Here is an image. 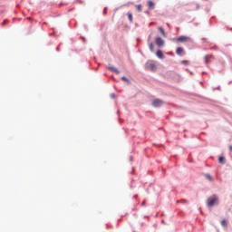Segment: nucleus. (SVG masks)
<instances>
[{
    "instance_id": "1",
    "label": "nucleus",
    "mask_w": 232,
    "mask_h": 232,
    "mask_svg": "<svg viewBox=\"0 0 232 232\" xmlns=\"http://www.w3.org/2000/svg\"><path fill=\"white\" fill-rule=\"evenodd\" d=\"M145 69L149 70V72H157V62L153 60H149L145 63Z\"/></svg>"
},
{
    "instance_id": "2",
    "label": "nucleus",
    "mask_w": 232,
    "mask_h": 232,
    "mask_svg": "<svg viewBox=\"0 0 232 232\" xmlns=\"http://www.w3.org/2000/svg\"><path fill=\"white\" fill-rule=\"evenodd\" d=\"M207 204L208 206V208H213V206H218V197L217 196H211L210 198H208Z\"/></svg>"
},
{
    "instance_id": "3",
    "label": "nucleus",
    "mask_w": 232,
    "mask_h": 232,
    "mask_svg": "<svg viewBox=\"0 0 232 232\" xmlns=\"http://www.w3.org/2000/svg\"><path fill=\"white\" fill-rule=\"evenodd\" d=\"M191 38L189 36H179L176 39V43H189Z\"/></svg>"
},
{
    "instance_id": "4",
    "label": "nucleus",
    "mask_w": 232,
    "mask_h": 232,
    "mask_svg": "<svg viewBox=\"0 0 232 232\" xmlns=\"http://www.w3.org/2000/svg\"><path fill=\"white\" fill-rule=\"evenodd\" d=\"M162 104H164V102L160 99H156L152 102V106L154 108H160V106H162Z\"/></svg>"
},
{
    "instance_id": "5",
    "label": "nucleus",
    "mask_w": 232,
    "mask_h": 232,
    "mask_svg": "<svg viewBox=\"0 0 232 232\" xmlns=\"http://www.w3.org/2000/svg\"><path fill=\"white\" fill-rule=\"evenodd\" d=\"M155 43H156L157 46H159V48H160L161 46L164 45V40L161 39L160 37H156Z\"/></svg>"
},
{
    "instance_id": "6",
    "label": "nucleus",
    "mask_w": 232,
    "mask_h": 232,
    "mask_svg": "<svg viewBox=\"0 0 232 232\" xmlns=\"http://www.w3.org/2000/svg\"><path fill=\"white\" fill-rule=\"evenodd\" d=\"M107 69H109L111 72H114V73H117V75H119L121 73V72L119 71V69H117L114 66H109L107 67Z\"/></svg>"
},
{
    "instance_id": "7",
    "label": "nucleus",
    "mask_w": 232,
    "mask_h": 232,
    "mask_svg": "<svg viewBox=\"0 0 232 232\" xmlns=\"http://www.w3.org/2000/svg\"><path fill=\"white\" fill-rule=\"evenodd\" d=\"M148 6L150 8V10H153V8H155V3L151 0L148 1Z\"/></svg>"
},
{
    "instance_id": "8",
    "label": "nucleus",
    "mask_w": 232,
    "mask_h": 232,
    "mask_svg": "<svg viewBox=\"0 0 232 232\" xmlns=\"http://www.w3.org/2000/svg\"><path fill=\"white\" fill-rule=\"evenodd\" d=\"M156 55H157V57H159V59H164V54L162 53V51H160V50L156 52Z\"/></svg>"
},
{
    "instance_id": "9",
    "label": "nucleus",
    "mask_w": 232,
    "mask_h": 232,
    "mask_svg": "<svg viewBox=\"0 0 232 232\" xmlns=\"http://www.w3.org/2000/svg\"><path fill=\"white\" fill-rule=\"evenodd\" d=\"M183 52H184V48H182V47H178L176 50L177 55H182Z\"/></svg>"
},
{
    "instance_id": "10",
    "label": "nucleus",
    "mask_w": 232,
    "mask_h": 232,
    "mask_svg": "<svg viewBox=\"0 0 232 232\" xmlns=\"http://www.w3.org/2000/svg\"><path fill=\"white\" fill-rule=\"evenodd\" d=\"M213 56L211 54H208L205 56V63L208 64L209 63V60H211Z\"/></svg>"
},
{
    "instance_id": "11",
    "label": "nucleus",
    "mask_w": 232,
    "mask_h": 232,
    "mask_svg": "<svg viewBox=\"0 0 232 232\" xmlns=\"http://www.w3.org/2000/svg\"><path fill=\"white\" fill-rule=\"evenodd\" d=\"M127 15L130 23H133V14L131 13H128Z\"/></svg>"
},
{
    "instance_id": "12",
    "label": "nucleus",
    "mask_w": 232,
    "mask_h": 232,
    "mask_svg": "<svg viewBox=\"0 0 232 232\" xmlns=\"http://www.w3.org/2000/svg\"><path fill=\"white\" fill-rule=\"evenodd\" d=\"M205 178L210 182H213L215 180L213 177H211L209 174H205Z\"/></svg>"
},
{
    "instance_id": "13",
    "label": "nucleus",
    "mask_w": 232,
    "mask_h": 232,
    "mask_svg": "<svg viewBox=\"0 0 232 232\" xmlns=\"http://www.w3.org/2000/svg\"><path fill=\"white\" fill-rule=\"evenodd\" d=\"M158 30H160L161 35H163V37H166V31H164V28L162 27H159Z\"/></svg>"
},
{
    "instance_id": "14",
    "label": "nucleus",
    "mask_w": 232,
    "mask_h": 232,
    "mask_svg": "<svg viewBox=\"0 0 232 232\" xmlns=\"http://www.w3.org/2000/svg\"><path fill=\"white\" fill-rule=\"evenodd\" d=\"M218 162H219V164H226V158H224V157H219Z\"/></svg>"
},
{
    "instance_id": "15",
    "label": "nucleus",
    "mask_w": 232,
    "mask_h": 232,
    "mask_svg": "<svg viewBox=\"0 0 232 232\" xmlns=\"http://www.w3.org/2000/svg\"><path fill=\"white\" fill-rule=\"evenodd\" d=\"M221 226H223V227H227V221L226 219L221 220Z\"/></svg>"
},
{
    "instance_id": "16",
    "label": "nucleus",
    "mask_w": 232,
    "mask_h": 232,
    "mask_svg": "<svg viewBox=\"0 0 232 232\" xmlns=\"http://www.w3.org/2000/svg\"><path fill=\"white\" fill-rule=\"evenodd\" d=\"M121 81H124L125 82H128V84H130V79H128L126 76H122Z\"/></svg>"
},
{
    "instance_id": "17",
    "label": "nucleus",
    "mask_w": 232,
    "mask_h": 232,
    "mask_svg": "<svg viewBox=\"0 0 232 232\" xmlns=\"http://www.w3.org/2000/svg\"><path fill=\"white\" fill-rule=\"evenodd\" d=\"M137 10H138V12H142V5H137Z\"/></svg>"
},
{
    "instance_id": "18",
    "label": "nucleus",
    "mask_w": 232,
    "mask_h": 232,
    "mask_svg": "<svg viewBox=\"0 0 232 232\" xmlns=\"http://www.w3.org/2000/svg\"><path fill=\"white\" fill-rule=\"evenodd\" d=\"M149 48H150V52H153V48H154L153 43H150V44H149Z\"/></svg>"
},
{
    "instance_id": "19",
    "label": "nucleus",
    "mask_w": 232,
    "mask_h": 232,
    "mask_svg": "<svg viewBox=\"0 0 232 232\" xmlns=\"http://www.w3.org/2000/svg\"><path fill=\"white\" fill-rule=\"evenodd\" d=\"M181 63H182V64H185V65L189 64V61H188V60H184Z\"/></svg>"
},
{
    "instance_id": "20",
    "label": "nucleus",
    "mask_w": 232,
    "mask_h": 232,
    "mask_svg": "<svg viewBox=\"0 0 232 232\" xmlns=\"http://www.w3.org/2000/svg\"><path fill=\"white\" fill-rule=\"evenodd\" d=\"M7 23H8V21L5 20V21L3 22L2 24L5 26V24H6Z\"/></svg>"
},
{
    "instance_id": "21",
    "label": "nucleus",
    "mask_w": 232,
    "mask_h": 232,
    "mask_svg": "<svg viewBox=\"0 0 232 232\" xmlns=\"http://www.w3.org/2000/svg\"><path fill=\"white\" fill-rule=\"evenodd\" d=\"M141 206H146V200L141 203Z\"/></svg>"
},
{
    "instance_id": "22",
    "label": "nucleus",
    "mask_w": 232,
    "mask_h": 232,
    "mask_svg": "<svg viewBox=\"0 0 232 232\" xmlns=\"http://www.w3.org/2000/svg\"><path fill=\"white\" fill-rule=\"evenodd\" d=\"M103 14H104V15H106V14H107L106 8L104 9Z\"/></svg>"
},
{
    "instance_id": "23",
    "label": "nucleus",
    "mask_w": 232,
    "mask_h": 232,
    "mask_svg": "<svg viewBox=\"0 0 232 232\" xmlns=\"http://www.w3.org/2000/svg\"><path fill=\"white\" fill-rule=\"evenodd\" d=\"M229 150L232 151V145L229 146Z\"/></svg>"
}]
</instances>
